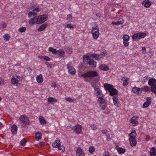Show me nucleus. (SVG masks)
<instances>
[{"label": "nucleus", "instance_id": "f257e3e1", "mask_svg": "<svg viewBox=\"0 0 156 156\" xmlns=\"http://www.w3.org/2000/svg\"><path fill=\"white\" fill-rule=\"evenodd\" d=\"M104 87L106 90H108L110 93V95L111 96L116 95L118 94V91L114 88L112 85L108 83L104 84Z\"/></svg>", "mask_w": 156, "mask_h": 156}, {"label": "nucleus", "instance_id": "f03ea898", "mask_svg": "<svg viewBox=\"0 0 156 156\" xmlns=\"http://www.w3.org/2000/svg\"><path fill=\"white\" fill-rule=\"evenodd\" d=\"M12 77L11 80L12 84L16 87H20L22 81L23 79V77L19 75L16 76L15 77L13 76Z\"/></svg>", "mask_w": 156, "mask_h": 156}, {"label": "nucleus", "instance_id": "7ed1b4c3", "mask_svg": "<svg viewBox=\"0 0 156 156\" xmlns=\"http://www.w3.org/2000/svg\"><path fill=\"white\" fill-rule=\"evenodd\" d=\"M83 59L84 63L86 64H89L93 67H96V62L94 60L91 59L89 56L84 55L83 56Z\"/></svg>", "mask_w": 156, "mask_h": 156}, {"label": "nucleus", "instance_id": "20e7f679", "mask_svg": "<svg viewBox=\"0 0 156 156\" xmlns=\"http://www.w3.org/2000/svg\"><path fill=\"white\" fill-rule=\"evenodd\" d=\"M52 146L53 147L57 148L58 150L61 152H64L65 150V148L63 145H61L60 141L59 140H56L55 142L53 143Z\"/></svg>", "mask_w": 156, "mask_h": 156}, {"label": "nucleus", "instance_id": "39448f33", "mask_svg": "<svg viewBox=\"0 0 156 156\" xmlns=\"http://www.w3.org/2000/svg\"><path fill=\"white\" fill-rule=\"evenodd\" d=\"M146 35V34L144 33L139 32L133 34L132 36V37L133 39H140L141 38H144Z\"/></svg>", "mask_w": 156, "mask_h": 156}, {"label": "nucleus", "instance_id": "423d86ee", "mask_svg": "<svg viewBox=\"0 0 156 156\" xmlns=\"http://www.w3.org/2000/svg\"><path fill=\"white\" fill-rule=\"evenodd\" d=\"M19 119L22 123L25 125H29V118L25 115H21L19 118Z\"/></svg>", "mask_w": 156, "mask_h": 156}, {"label": "nucleus", "instance_id": "0eeeda50", "mask_svg": "<svg viewBox=\"0 0 156 156\" xmlns=\"http://www.w3.org/2000/svg\"><path fill=\"white\" fill-rule=\"evenodd\" d=\"M91 33L94 39L97 40L99 36V29H92Z\"/></svg>", "mask_w": 156, "mask_h": 156}, {"label": "nucleus", "instance_id": "6e6552de", "mask_svg": "<svg viewBox=\"0 0 156 156\" xmlns=\"http://www.w3.org/2000/svg\"><path fill=\"white\" fill-rule=\"evenodd\" d=\"M139 117L137 116H133L130 120V122L132 123L133 126H135L139 124L137 121Z\"/></svg>", "mask_w": 156, "mask_h": 156}, {"label": "nucleus", "instance_id": "1a4fd4ad", "mask_svg": "<svg viewBox=\"0 0 156 156\" xmlns=\"http://www.w3.org/2000/svg\"><path fill=\"white\" fill-rule=\"evenodd\" d=\"M122 38L123 40V44L124 46L125 47L128 46L129 44V37L127 34H125L123 36Z\"/></svg>", "mask_w": 156, "mask_h": 156}, {"label": "nucleus", "instance_id": "9d476101", "mask_svg": "<svg viewBox=\"0 0 156 156\" xmlns=\"http://www.w3.org/2000/svg\"><path fill=\"white\" fill-rule=\"evenodd\" d=\"M87 77L91 78L94 77H97L98 74L96 71H90L87 72Z\"/></svg>", "mask_w": 156, "mask_h": 156}, {"label": "nucleus", "instance_id": "9b49d317", "mask_svg": "<svg viewBox=\"0 0 156 156\" xmlns=\"http://www.w3.org/2000/svg\"><path fill=\"white\" fill-rule=\"evenodd\" d=\"M39 24L45 22L48 19V17L46 15H43L38 16Z\"/></svg>", "mask_w": 156, "mask_h": 156}, {"label": "nucleus", "instance_id": "f8f14e48", "mask_svg": "<svg viewBox=\"0 0 156 156\" xmlns=\"http://www.w3.org/2000/svg\"><path fill=\"white\" fill-rule=\"evenodd\" d=\"M67 67L69 72L72 75H74L76 73V70L73 67L69 64L67 65Z\"/></svg>", "mask_w": 156, "mask_h": 156}, {"label": "nucleus", "instance_id": "ddd939ff", "mask_svg": "<svg viewBox=\"0 0 156 156\" xmlns=\"http://www.w3.org/2000/svg\"><path fill=\"white\" fill-rule=\"evenodd\" d=\"M29 23L30 25H32L36 23L37 24H39L38 16H36L31 18L29 21Z\"/></svg>", "mask_w": 156, "mask_h": 156}, {"label": "nucleus", "instance_id": "4468645a", "mask_svg": "<svg viewBox=\"0 0 156 156\" xmlns=\"http://www.w3.org/2000/svg\"><path fill=\"white\" fill-rule=\"evenodd\" d=\"M114 105L117 107H119L121 106L120 101L117 97L116 96H113L112 98Z\"/></svg>", "mask_w": 156, "mask_h": 156}, {"label": "nucleus", "instance_id": "2eb2a0df", "mask_svg": "<svg viewBox=\"0 0 156 156\" xmlns=\"http://www.w3.org/2000/svg\"><path fill=\"white\" fill-rule=\"evenodd\" d=\"M76 156H85V154L80 147H78L76 151Z\"/></svg>", "mask_w": 156, "mask_h": 156}, {"label": "nucleus", "instance_id": "dca6fc26", "mask_svg": "<svg viewBox=\"0 0 156 156\" xmlns=\"http://www.w3.org/2000/svg\"><path fill=\"white\" fill-rule=\"evenodd\" d=\"M81 126L80 125H77L74 127V131L76 133L79 134L81 131Z\"/></svg>", "mask_w": 156, "mask_h": 156}, {"label": "nucleus", "instance_id": "f3484780", "mask_svg": "<svg viewBox=\"0 0 156 156\" xmlns=\"http://www.w3.org/2000/svg\"><path fill=\"white\" fill-rule=\"evenodd\" d=\"M148 84L152 87L156 84V80L154 78L150 79L148 82Z\"/></svg>", "mask_w": 156, "mask_h": 156}, {"label": "nucleus", "instance_id": "a211bd4d", "mask_svg": "<svg viewBox=\"0 0 156 156\" xmlns=\"http://www.w3.org/2000/svg\"><path fill=\"white\" fill-rule=\"evenodd\" d=\"M99 68L105 71H107L109 70L108 67L104 64H101L99 66Z\"/></svg>", "mask_w": 156, "mask_h": 156}, {"label": "nucleus", "instance_id": "6ab92c4d", "mask_svg": "<svg viewBox=\"0 0 156 156\" xmlns=\"http://www.w3.org/2000/svg\"><path fill=\"white\" fill-rule=\"evenodd\" d=\"M129 141L132 147L135 146L136 145L137 142L135 138H129Z\"/></svg>", "mask_w": 156, "mask_h": 156}, {"label": "nucleus", "instance_id": "aec40b11", "mask_svg": "<svg viewBox=\"0 0 156 156\" xmlns=\"http://www.w3.org/2000/svg\"><path fill=\"white\" fill-rule=\"evenodd\" d=\"M36 79L38 83H42L43 81V76L41 74H40L39 75H37Z\"/></svg>", "mask_w": 156, "mask_h": 156}, {"label": "nucleus", "instance_id": "412c9836", "mask_svg": "<svg viewBox=\"0 0 156 156\" xmlns=\"http://www.w3.org/2000/svg\"><path fill=\"white\" fill-rule=\"evenodd\" d=\"M132 91L134 93H135L137 94H139L141 93L140 91V88L136 87H135L133 88Z\"/></svg>", "mask_w": 156, "mask_h": 156}, {"label": "nucleus", "instance_id": "4be33fe9", "mask_svg": "<svg viewBox=\"0 0 156 156\" xmlns=\"http://www.w3.org/2000/svg\"><path fill=\"white\" fill-rule=\"evenodd\" d=\"M11 130L12 133L16 134L17 133V126L15 124L13 125L11 127Z\"/></svg>", "mask_w": 156, "mask_h": 156}, {"label": "nucleus", "instance_id": "5701e85b", "mask_svg": "<svg viewBox=\"0 0 156 156\" xmlns=\"http://www.w3.org/2000/svg\"><path fill=\"white\" fill-rule=\"evenodd\" d=\"M59 56L62 57L65 56V52L63 49H60L57 51V53Z\"/></svg>", "mask_w": 156, "mask_h": 156}, {"label": "nucleus", "instance_id": "b1692460", "mask_svg": "<svg viewBox=\"0 0 156 156\" xmlns=\"http://www.w3.org/2000/svg\"><path fill=\"white\" fill-rule=\"evenodd\" d=\"M124 21V20L120 18L119 19L118 21L115 22H112V23L116 25H119L122 24Z\"/></svg>", "mask_w": 156, "mask_h": 156}, {"label": "nucleus", "instance_id": "393cba45", "mask_svg": "<svg viewBox=\"0 0 156 156\" xmlns=\"http://www.w3.org/2000/svg\"><path fill=\"white\" fill-rule=\"evenodd\" d=\"M143 5L146 8H148L151 5V3L149 0H145L142 3Z\"/></svg>", "mask_w": 156, "mask_h": 156}, {"label": "nucleus", "instance_id": "a878e982", "mask_svg": "<svg viewBox=\"0 0 156 156\" xmlns=\"http://www.w3.org/2000/svg\"><path fill=\"white\" fill-rule=\"evenodd\" d=\"M95 93L96 94V95L97 97H99L101 96L102 94V93L100 89L98 88H96L94 89Z\"/></svg>", "mask_w": 156, "mask_h": 156}, {"label": "nucleus", "instance_id": "bb28decb", "mask_svg": "<svg viewBox=\"0 0 156 156\" xmlns=\"http://www.w3.org/2000/svg\"><path fill=\"white\" fill-rule=\"evenodd\" d=\"M121 80L123 82L122 84L123 86H126L128 85L129 83L128 81V78L125 77H122Z\"/></svg>", "mask_w": 156, "mask_h": 156}, {"label": "nucleus", "instance_id": "cd10ccee", "mask_svg": "<svg viewBox=\"0 0 156 156\" xmlns=\"http://www.w3.org/2000/svg\"><path fill=\"white\" fill-rule=\"evenodd\" d=\"M116 148L119 154H123L126 152V150L125 149L121 147H119L118 146L116 147Z\"/></svg>", "mask_w": 156, "mask_h": 156}, {"label": "nucleus", "instance_id": "c85d7f7f", "mask_svg": "<svg viewBox=\"0 0 156 156\" xmlns=\"http://www.w3.org/2000/svg\"><path fill=\"white\" fill-rule=\"evenodd\" d=\"M47 27V24L45 23L41 25L37 30L38 31L41 32L45 29Z\"/></svg>", "mask_w": 156, "mask_h": 156}, {"label": "nucleus", "instance_id": "c756f323", "mask_svg": "<svg viewBox=\"0 0 156 156\" xmlns=\"http://www.w3.org/2000/svg\"><path fill=\"white\" fill-rule=\"evenodd\" d=\"M129 136H130L129 138H135L136 136V133L135 130L132 131L131 133L129 134Z\"/></svg>", "mask_w": 156, "mask_h": 156}, {"label": "nucleus", "instance_id": "7c9ffc66", "mask_svg": "<svg viewBox=\"0 0 156 156\" xmlns=\"http://www.w3.org/2000/svg\"><path fill=\"white\" fill-rule=\"evenodd\" d=\"M53 102H56L57 100L55 98L52 97H49L48 98V103H51Z\"/></svg>", "mask_w": 156, "mask_h": 156}, {"label": "nucleus", "instance_id": "2f4dec72", "mask_svg": "<svg viewBox=\"0 0 156 156\" xmlns=\"http://www.w3.org/2000/svg\"><path fill=\"white\" fill-rule=\"evenodd\" d=\"M156 149L155 147L152 148L150 151V155L151 156H155L156 155Z\"/></svg>", "mask_w": 156, "mask_h": 156}, {"label": "nucleus", "instance_id": "473e14b6", "mask_svg": "<svg viewBox=\"0 0 156 156\" xmlns=\"http://www.w3.org/2000/svg\"><path fill=\"white\" fill-rule=\"evenodd\" d=\"M39 120L40 123L42 125H44L46 124V121L43 117L40 116L39 118Z\"/></svg>", "mask_w": 156, "mask_h": 156}, {"label": "nucleus", "instance_id": "72a5a7b5", "mask_svg": "<svg viewBox=\"0 0 156 156\" xmlns=\"http://www.w3.org/2000/svg\"><path fill=\"white\" fill-rule=\"evenodd\" d=\"M35 139L36 140H41L42 136V134L41 133L37 132L36 134Z\"/></svg>", "mask_w": 156, "mask_h": 156}, {"label": "nucleus", "instance_id": "f704fd0d", "mask_svg": "<svg viewBox=\"0 0 156 156\" xmlns=\"http://www.w3.org/2000/svg\"><path fill=\"white\" fill-rule=\"evenodd\" d=\"M149 90V87L147 86H144L140 88L141 92L142 91H144L146 92H148Z\"/></svg>", "mask_w": 156, "mask_h": 156}, {"label": "nucleus", "instance_id": "c9c22d12", "mask_svg": "<svg viewBox=\"0 0 156 156\" xmlns=\"http://www.w3.org/2000/svg\"><path fill=\"white\" fill-rule=\"evenodd\" d=\"M98 101L101 104H104L105 103V101L102 97L100 96L98 97Z\"/></svg>", "mask_w": 156, "mask_h": 156}, {"label": "nucleus", "instance_id": "e433bc0d", "mask_svg": "<svg viewBox=\"0 0 156 156\" xmlns=\"http://www.w3.org/2000/svg\"><path fill=\"white\" fill-rule=\"evenodd\" d=\"M48 51L54 54H56L57 53V51L56 50V49L51 47H50L49 48Z\"/></svg>", "mask_w": 156, "mask_h": 156}, {"label": "nucleus", "instance_id": "4c0bfd02", "mask_svg": "<svg viewBox=\"0 0 156 156\" xmlns=\"http://www.w3.org/2000/svg\"><path fill=\"white\" fill-rule=\"evenodd\" d=\"M91 56L96 60L101 59L98 54H93L91 55Z\"/></svg>", "mask_w": 156, "mask_h": 156}, {"label": "nucleus", "instance_id": "58836bf2", "mask_svg": "<svg viewBox=\"0 0 156 156\" xmlns=\"http://www.w3.org/2000/svg\"><path fill=\"white\" fill-rule=\"evenodd\" d=\"M10 37L9 35L8 34H5L3 36V38L4 40L8 41L10 39Z\"/></svg>", "mask_w": 156, "mask_h": 156}, {"label": "nucleus", "instance_id": "ea45409f", "mask_svg": "<svg viewBox=\"0 0 156 156\" xmlns=\"http://www.w3.org/2000/svg\"><path fill=\"white\" fill-rule=\"evenodd\" d=\"M92 29H99L98 26L96 22L94 23L92 25Z\"/></svg>", "mask_w": 156, "mask_h": 156}, {"label": "nucleus", "instance_id": "a19ab883", "mask_svg": "<svg viewBox=\"0 0 156 156\" xmlns=\"http://www.w3.org/2000/svg\"><path fill=\"white\" fill-rule=\"evenodd\" d=\"M37 14L36 12H30L28 14V16L30 17H32L33 16H36L37 15Z\"/></svg>", "mask_w": 156, "mask_h": 156}, {"label": "nucleus", "instance_id": "79ce46f5", "mask_svg": "<svg viewBox=\"0 0 156 156\" xmlns=\"http://www.w3.org/2000/svg\"><path fill=\"white\" fill-rule=\"evenodd\" d=\"M107 55V54L106 52H104L102 53H101L99 54H98L100 59L103 58L104 57H105Z\"/></svg>", "mask_w": 156, "mask_h": 156}, {"label": "nucleus", "instance_id": "37998d69", "mask_svg": "<svg viewBox=\"0 0 156 156\" xmlns=\"http://www.w3.org/2000/svg\"><path fill=\"white\" fill-rule=\"evenodd\" d=\"M26 30V28L24 27H20L18 29V31L21 33L25 32Z\"/></svg>", "mask_w": 156, "mask_h": 156}, {"label": "nucleus", "instance_id": "c03bdc74", "mask_svg": "<svg viewBox=\"0 0 156 156\" xmlns=\"http://www.w3.org/2000/svg\"><path fill=\"white\" fill-rule=\"evenodd\" d=\"M66 52L69 54H71L73 52L72 49L69 47H67L66 49Z\"/></svg>", "mask_w": 156, "mask_h": 156}, {"label": "nucleus", "instance_id": "a18cd8bd", "mask_svg": "<svg viewBox=\"0 0 156 156\" xmlns=\"http://www.w3.org/2000/svg\"><path fill=\"white\" fill-rule=\"evenodd\" d=\"M95 151V149L94 147L91 146L89 147V151L90 153H93Z\"/></svg>", "mask_w": 156, "mask_h": 156}, {"label": "nucleus", "instance_id": "49530a36", "mask_svg": "<svg viewBox=\"0 0 156 156\" xmlns=\"http://www.w3.org/2000/svg\"><path fill=\"white\" fill-rule=\"evenodd\" d=\"M27 141L25 139H23L20 141L21 144L23 146H25L26 143Z\"/></svg>", "mask_w": 156, "mask_h": 156}, {"label": "nucleus", "instance_id": "de8ad7c7", "mask_svg": "<svg viewBox=\"0 0 156 156\" xmlns=\"http://www.w3.org/2000/svg\"><path fill=\"white\" fill-rule=\"evenodd\" d=\"M65 100L67 101H68L69 102H73L75 100L71 98L70 97H68L66 98Z\"/></svg>", "mask_w": 156, "mask_h": 156}, {"label": "nucleus", "instance_id": "09e8293b", "mask_svg": "<svg viewBox=\"0 0 156 156\" xmlns=\"http://www.w3.org/2000/svg\"><path fill=\"white\" fill-rule=\"evenodd\" d=\"M79 76L84 77L85 78V80L86 81H87V72L81 76Z\"/></svg>", "mask_w": 156, "mask_h": 156}, {"label": "nucleus", "instance_id": "8fccbe9b", "mask_svg": "<svg viewBox=\"0 0 156 156\" xmlns=\"http://www.w3.org/2000/svg\"><path fill=\"white\" fill-rule=\"evenodd\" d=\"M45 144V143L44 142H40L37 145V146L38 147H42L44 146Z\"/></svg>", "mask_w": 156, "mask_h": 156}, {"label": "nucleus", "instance_id": "3c124183", "mask_svg": "<svg viewBox=\"0 0 156 156\" xmlns=\"http://www.w3.org/2000/svg\"><path fill=\"white\" fill-rule=\"evenodd\" d=\"M150 104L147 102H145L143 104V108H146L148 107Z\"/></svg>", "mask_w": 156, "mask_h": 156}, {"label": "nucleus", "instance_id": "603ef678", "mask_svg": "<svg viewBox=\"0 0 156 156\" xmlns=\"http://www.w3.org/2000/svg\"><path fill=\"white\" fill-rule=\"evenodd\" d=\"M65 27H68L69 28H73V25H71V23H69L66 25L65 26Z\"/></svg>", "mask_w": 156, "mask_h": 156}, {"label": "nucleus", "instance_id": "864d4df0", "mask_svg": "<svg viewBox=\"0 0 156 156\" xmlns=\"http://www.w3.org/2000/svg\"><path fill=\"white\" fill-rule=\"evenodd\" d=\"M91 128L93 130H95L97 129V127L94 124H93L90 126Z\"/></svg>", "mask_w": 156, "mask_h": 156}, {"label": "nucleus", "instance_id": "5fc2aeb1", "mask_svg": "<svg viewBox=\"0 0 156 156\" xmlns=\"http://www.w3.org/2000/svg\"><path fill=\"white\" fill-rule=\"evenodd\" d=\"M5 81L3 79L0 77V85H4L5 83Z\"/></svg>", "mask_w": 156, "mask_h": 156}, {"label": "nucleus", "instance_id": "6e6d98bb", "mask_svg": "<svg viewBox=\"0 0 156 156\" xmlns=\"http://www.w3.org/2000/svg\"><path fill=\"white\" fill-rule=\"evenodd\" d=\"M146 102H148L150 104L151 103V98L150 97H147V101Z\"/></svg>", "mask_w": 156, "mask_h": 156}, {"label": "nucleus", "instance_id": "4d7b16f0", "mask_svg": "<svg viewBox=\"0 0 156 156\" xmlns=\"http://www.w3.org/2000/svg\"><path fill=\"white\" fill-rule=\"evenodd\" d=\"M67 20H70L72 19V16L71 14H69L67 15Z\"/></svg>", "mask_w": 156, "mask_h": 156}, {"label": "nucleus", "instance_id": "13d9d810", "mask_svg": "<svg viewBox=\"0 0 156 156\" xmlns=\"http://www.w3.org/2000/svg\"><path fill=\"white\" fill-rule=\"evenodd\" d=\"M41 11L40 9L39 8H37L33 10V12H39Z\"/></svg>", "mask_w": 156, "mask_h": 156}, {"label": "nucleus", "instance_id": "bf43d9fd", "mask_svg": "<svg viewBox=\"0 0 156 156\" xmlns=\"http://www.w3.org/2000/svg\"><path fill=\"white\" fill-rule=\"evenodd\" d=\"M100 107H101V109L103 110H105L106 108L105 104L101 105H100Z\"/></svg>", "mask_w": 156, "mask_h": 156}, {"label": "nucleus", "instance_id": "052dcab7", "mask_svg": "<svg viewBox=\"0 0 156 156\" xmlns=\"http://www.w3.org/2000/svg\"><path fill=\"white\" fill-rule=\"evenodd\" d=\"M44 59L47 61H50V58L48 56H45L44 57Z\"/></svg>", "mask_w": 156, "mask_h": 156}, {"label": "nucleus", "instance_id": "680f3d73", "mask_svg": "<svg viewBox=\"0 0 156 156\" xmlns=\"http://www.w3.org/2000/svg\"><path fill=\"white\" fill-rule=\"evenodd\" d=\"M149 77L148 76H146L144 77V82H146L147 81V80L148 79Z\"/></svg>", "mask_w": 156, "mask_h": 156}, {"label": "nucleus", "instance_id": "e2e57ef3", "mask_svg": "<svg viewBox=\"0 0 156 156\" xmlns=\"http://www.w3.org/2000/svg\"><path fill=\"white\" fill-rule=\"evenodd\" d=\"M103 156H110L109 155V152L108 151H105L103 154Z\"/></svg>", "mask_w": 156, "mask_h": 156}, {"label": "nucleus", "instance_id": "0e129e2a", "mask_svg": "<svg viewBox=\"0 0 156 156\" xmlns=\"http://www.w3.org/2000/svg\"><path fill=\"white\" fill-rule=\"evenodd\" d=\"M101 132L103 134H106L107 133L108 131L107 129H103L101 131Z\"/></svg>", "mask_w": 156, "mask_h": 156}, {"label": "nucleus", "instance_id": "69168bd1", "mask_svg": "<svg viewBox=\"0 0 156 156\" xmlns=\"http://www.w3.org/2000/svg\"><path fill=\"white\" fill-rule=\"evenodd\" d=\"M27 70L29 72V74L30 75V73L32 72V69L28 67L27 68Z\"/></svg>", "mask_w": 156, "mask_h": 156}, {"label": "nucleus", "instance_id": "338daca9", "mask_svg": "<svg viewBox=\"0 0 156 156\" xmlns=\"http://www.w3.org/2000/svg\"><path fill=\"white\" fill-rule=\"evenodd\" d=\"M146 48L145 47H143L142 48V51L143 52L146 51Z\"/></svg>", "mask_w": 156, "mask_h": 156}, {"label": "nucleus", "instance_id": "774afa93", "mask_svg": "<svg viewBox=\"0 0 156 156\" xmlns=\"http://www.w3.org/2000/svg\"><path fill=\"white\" fill-rule=\"evenodd\" d=\"M45 64L48 67H51V64H49L48 62H45Z\"/></svg>", "mask_w": 156, "mask_h": 156}]
</instances>
